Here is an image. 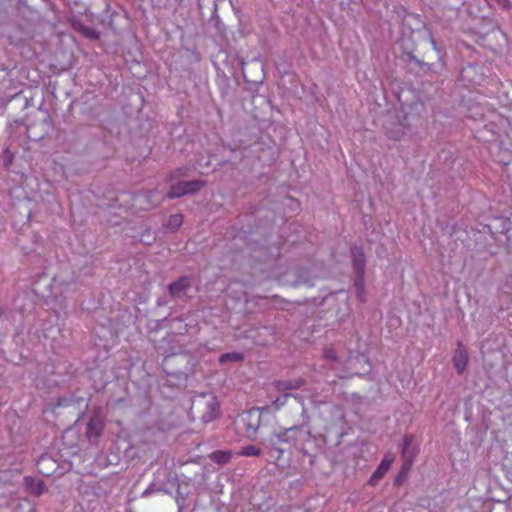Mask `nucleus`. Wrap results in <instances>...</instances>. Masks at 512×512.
Returning a JSON list of instances; mask_svg holds the SVG:
<instances>
[{"label":"nucleus","instance_id":"nucleus-1","mask_svg":"<svg viewBox=\"0 0 512 512\" xmlns=\"http://www.w3.org/2000/svg\"><path fill=\"white\" fill-rule=\"evenodd\" d=\"M281 442H290L296 450L303 454L309 453V445L312 444L311 433L304 427H293L287 429L282 435H278Z\"/></svg>","mask_w":512,"mask_h":512},{"label":"nucleus","instance_id":"nucleus-2","mask_svg":"<svg viewBox=\"0 0 512 512\" xmlns=\"http://www.w3.org/2000/svg\"><path fill=\"white\" fill-rule=\"evenodd\" d=\"M204 185L205 182L202 180L180 181L170 187L167 196L169 198H179L187 194H193L199 191Z\"/></svg>","mask_w":512,"mask_h":512},{"label":"nucleus","instance_id":"nucleus-3","mask_svg":"<svg viewBox=\"0 0 512 512\" xmlns=\"http://www.w3.org/2000/svg\"><path fill=\"white\" fill-rule=\"evenodd\" d=\"M409 131V125L407 123L406 116H397V121L392 119L386 122L385 132L388 138L392 140L402 139Z\"/></svg>","mask_w":512,"mask_h":512},{"label":"nucleus","instance_id":"nucleus-4","mask_svg":"<svg viewBox=\"0 0 512 512\" xmlns=\"http://www.w3.org/2000/svg\"><path fill=\"white\" fill-rule=\"evenodd\" d=\"M324 358L331 362V368L336 371L338 370V366L342 364L349 365L350 367L353 361L352 353L344 355V352L342 350L340 351L338 347H327L324 350Z\"/></svg>","mask_w":512,"mask_h":512},{"label":"nucleus","instance_id":"nucleus-5","mask_svg":"<svg viewBox=\"0 0 512 512\" xmlns=\"http://www.w3.org/2000/svg\"><path fill=\"white\" fill-rule=\"evenodd\" d=\"M394 461V456L391 454L385 455V457L382 459L372 476L370 477L368 484L371 486H375L387 473L389 470L391 464Z\"/></svg>","mask_w":512,"mask_h":512},{"label":"nucleus","instance_id":"nucleus-6","mask_svg":"<svg viewBox=\"0 0 512 512\" xmlns=\"http://www.w3.org/2000/svg\"><path fill=\"white\" fill-rule=\"evenodd\" d=\"M191 286V279L187 276L179 278L168 287L169 293L174 298L182 299L186 296L187 290Z\"/></svg>","mask_w":512,"mask_h":512},{"label":"nucleus","instance_id":"nucleus-7","mask_svg":"<svg viewBox=\"0 0 512 512\" xmlns=\"http://www.w3.org/2000/svg\"><path fill=\"white\" fill-rule=\"evenodd\" d=\"M104 423L99 416H93L90 418L87 424V437L88 440L92 442H96L97 439L101 436L103 431Z\"/></svg>","mask_w":512,"mask_h":512},{"label":"nucleus","instance_id":"nucleus-8","mask_svg":"<svg viewBox=\"0 0 512 512\" xmlns=\"http://www.w3.org/2000/svg\"><path fill=\"white\" fill-rule=\"evenodd\" d=\"M453 363L458 373H463L468 363V354L465 347L458 343L457 349L453 356Z\"/></svg>","mask_w":512,"mask_h":512},{"label":"nucleus","instance_id":"nucleus-9","mask_svg":"<svg viewBox=\"0 0 512 512\" xmlns=\"http://www.w3.org/2000/svg\"><path fill=\"white\" fill-rule=\"evenodd\" d=\"M206 411L202 415V421L204 423H209L215 420L219 414V404L214 397H210L206 402Z\"/></svg>","mask_w":512,"mask_h":512},{"label":"nucleus","instance_id":"nucleus-10","mask_svg":"<svg viewBox=\"0 0 512 512\" xmlns=\"http://www.w3.org/2000/svg\"><path fill=\"white\" fill-rule=\"evenodd\" d=\"M352 263L355 273L358 275H364L365 269V256L361 248L354 247L352 249Z\"/></svg>","mask_w":512,"mask_h":512},{"label":"nucleus","instance_id":"nucleus-11","mask_svg":"<svg viewBox=\"0 0 512 512\" xmlns=\"http://www.w3.org/2000/svg\"><path fill=\"white\" fill-rule=\"evenodd\" d=\"M413 437L411 435H406L403 440V449H402V457H403V466L402 471H407L410 469L413 461V453L410 455L409 449L412 444Z\"/></svg>","mask_w":512,"mask_h":512},{"label":"nucleus","instance_id":"nucleus-12","mask_svg":"<svg viewBox=\"0 0 512 512\" xmlns=\"http://www.w3.org/2000/svg\"><path fill=\"white\" fill-rule=\"evenodd\" d=\"M24 482L26 488L36 496H40L46 491L44 482L40 479L27 476L24 478Z\"/></svg>","mask_w":512,"mask_h":512},{"label":"nucleus","instance_id":"nucleus-13","mask_svg":"<svg viewBox=\"0 0 512 512\" xmlns=\"http://www.w3.org/2000/svg\"><path fill=\"white\" fill-rule=\"evenodd\" d=\"M231 456V452L229 451L217 450L211 453L210 459L218 464H226L230 461Z\"/></svg>","mask_w":512,"mask_h":512},{"label":"nucleus","instance_id":"nucleus-14","mask_svg":"<svg viewBox=\"0 0 512 512\" xmlns=\"http://www.w3.org/2000/svg\"><path fill=\"white\" fill-rule=\"evenodd\" d=\"M243 360V355L241 353L237 352H231V353H225L222 354L219 358V362L221 364L232 361V362H239Z\"/></svg>","mask_w":512,"mask_h":512},{"label":"nucleus","instance_id":"nucleus-15","mask_svg":"<svg viewBox=\"0 0 512 512\" xmlns=\"http://www.w3.org/2000/svg\"><path fill=\"white\" fill-rule=\"evenodd\" d=\"M238 454L245 457L259 456L261 450L254 445H248L242 447Z\"/></svg>","mask_w":512,"mask_h":512},{"label":"nucleus","instance_id":"nucleus-16","mask_svg":"<svg viewBox=\"0 0 512 512\" xmlns=\"http://www.w3.org/2000/svg\"><path fill=\"white\" fill-rule=\"evenodd\" d=\"M183 223V218L181 214H174L171 215L167 222V227L169 229H177L179 228Z\"/></svg>","mask_w":512,"mask_h":512},{"label":"nucleus","instance_id":"nucleus-17","mask_svg":"<svg viewBox=\"0 0 512 512\" xmlns=\"http://www.w3.org/2000/svg\"><path fill=\"white\" fill-rule=\"evenodd\" d=\"M46 462H51V459L46 456H41L39 460L37 461L38 471L44 475H50L48 471H44L40 466L45 464Z\"/></svg>","mask_w":512,"mask_h":512},{"label":"nucleus","instance_id":"nucleus-18","mask_svg":"<svg viewBox=\"0 0 512 512\" xmlns=\"http://www.w3.org/2000/svg\"><path fill=\"white\" fill-rule=\"evenodd\" d=\"M357 277H356V280H355V286L359 292V294H361L363 292V289H364V282H363V275H358L356 274Z\"/></svg>","mask_w":512,"mask_h":512},{"label":"nucleus","instance_id":"nucleus-19","mask_svg":"<svg viewBox=\"0 0 512 512\" xmlns=\"http://www.w3.org/2000/svg\"><path fill=\"white\" fill-rule=\"evenodd\" d=\"M499 6L505 9H509L511 7V3L509 0H495Z\"/></svg>","mask_w":512,"mask_h":512},{"label":"nucleus","instance_id":"nucleus-20","mask_svg":"<svg viewBox=\"0 0 512 512\" xmlns=\"http://www.w3.org/2000/svg\"><path fill=\"white\" fill-rule=\"evenodd\" d=\"M356 360H357L358 362H360V361H364L368 366H370V365H369V363H368V361H367V359H366L363 355H361V356H360V355H357V356H356Z\"/></svg>","mask_w":512,"mask_h":512},{"label":"nucleus","instance_id":"nucleus-21","mask_svg":"<svg viewBox=\"0 0 512 512\" xmlns=\"http://www.w3.org/2000/svg\"><path fill=\"white\" fill-rule=\"evenodd\" d=\"M144 198H146V197L142 196V195H138L135 197V202L141 204Z\"/></svg>","mask_w":512,"mask_h":512},{"label":"nucleus","instance_id":"nucleus-22","mask_svg":"<svg viewBox=\"0 0 512 512\" xmlns=\"http://www.w3.org/2000/svg\"><path fill=\"white\" fill-rule=\"evenodd\" d=\"M176 173H177V174H180V173H181V169H179V170H177L176 172L172 173V174H171V179L176 178V176H175V174H176Z\"/></svg>","mask_w":512,"mask_h":512},{"label":"nucleus","instance_id":"nucleus-23","mask_svg":"<svg viewBox=\"0 0 512 512\" xmlns=\"http://www.w3.org/2000/svg\"><path fill=\"white\" fill-rule=\"evenodd\" d=\"M27 512H35V509L33 506L29 505Z\"/></svg>","mask_w":512,"mask_h":512},{"label":"nucleus","instance_id":"nucleus-24","mask_svg":"<svg viewBox=\"0 0 512 512\" xmlns=\"http://www.w3.org/2000/svg\"><path fill=\"white\" fill-rule=\"evenodd\" d=\"M300 386H301V383H300V382H298V383H297L296 385H294V386H289V388H298V387H300Z\"/></svg>","mask_w":512,"mask_h":512},{"label":"nucleus","instance_id":"nucleus-25","mask_svg":"<svg viewBox=\"0 0 512 512\" xmlns=\"http://www.w3.org/2000/svg\"><path fill=\"white\" fill-rule=\"evenodd\" d=\"M22 508H23V504H19V505L17 506V509H22Z\"/></svg>","mask_w":512,"mask_h":512},{"label":"nucleus","instance_id":"nucleus-26","mask_svg":"<svg viewBox=\"0 0 512 512\" xmlns=\"http://www.w3.org/2000/svg\"><path fill=\"white\" fill-rule=\"evenodd\" d=\"M337 375L340 377V378H343L344 375L340 374L338 371H337Z\"/></svg>","mask_w":512,"mask_h":512},{"label":"nucleus","instance_id":"nucleus-27","mask_svg":"<svg viewBox=\"0 0 512 512\" xmlns=\"http://www.w3.org/2000/svg\"><path fill=\"white\" fill-rule=\"evenodd\" d=\"M153 197V195H148L147 201L150 202L149 198Z\"/></svg>","mask_w":512,"mask_h":512},{"label":"nucleus","instance_id":"nucleus-28","mask_svg":"<svg viewBox=\"0 0 512 512\" xmlns=\"http://www.w3.org/2000/svg\"><path fill=\"white\" fill-rule=\"evenodd\" d=\"M277 451H278L279 453H283V450H282V449H280V448H277Z\"/></svg>","mask_w":512,"mask_h":512},{"label":"nucleus","instance_id":"nucleus-29","mask_svg":"<svg viewBox=\"0 0 512 512\" xmlns=\"http://www.w3.org/2000/svg\"><path fill=\"white\" fill-rule=\"evenodd\" d=\"M148 494V490L143 492V496H146Z\"/></svg>","mask_w":512,"mask_h":512}]
</instances>
